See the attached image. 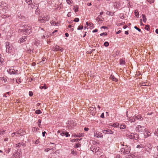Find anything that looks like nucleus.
Listing matches in <instances>:
<instances>
[{"label": "nucleus", "mask_w": 158, "mask_h": 158, "mask_svg": "<svg viewBox=\"0 0 158 158\" xmlns=\"http://www.w3.org/2000/svg\"><path fill=\"white\" fill-rule=\"evenodd\" d=\"M144 130L146 134V135H145V138H147L149 136H150L151 133H150V132L148 131V129H145Z\"/></svg>", "instance_id": "12"}, {"label": "nucleus", "mask_w": 158, "mask_h": 158, "mask_svg": "<svg viewBox=\"0 0 158 158\" xmlns=\"http://www.w3.org/2000/svg\"><path fill=\"white\" fill-rule=\"evenodd\" d=\"M46 133V132L45 131H44L42 132V135L43 137H44L45 136V134Z\"/></svg>", "instance_id": "64"}, {"label": "nucleus", "mask_w": 158, "mask_h": 158, "mask_svg": "<svg viewBox=\"0 0 158 158\" xmlns=\"http://www.w3.org/2000/svg\"><path fill=\"white\" fill-rule=\"evenodd\" d=\"M101 36H103V35H107V33L106 32H103L100 34Z\"/></svg>", "instance_id": "41"}, {"label": "nucleus", "mask_w": 158, "mask_h": 158, "mask_svg": "<svg viewBox=\"0 0 158 158\" xmlns=\"http://www.w3.org/2000/svg\"><path fill=\"white\" fill-rule=\"evenodd\" d=\"M35 113L37 114H39L41 113L42 112L40 110H37L35 111Z\"/></svg>", "instance_id": "32"}, {"label": "nucleus", "mask_w": 158, "mask_h": 158, "mask_svg": "<svg viewBox=\"0 0 158 158\" xmlns=\"http://www.w3.org/2000/svg\"><path fill=\"white\" fill-rule=\"evenodd\" d=\"M96 19L97 21H103V18L101 16H99L98 17H97L96 18Z\"/></svg>", "instance_id": "17"}, {"label": "nucleus", "mask_w": 158, "mask_h": 158, "mask_svg": "<svg viewBox=\"0 0 158 158\" xmlns=\"http://www.w3.org/2000/svg\"><path fill=\"white\" fill-rule=\"evenodd\" d=\"M44 64V62H43V61H41L39 62V64L40 65H42Z\"/></svg>", "instance_id": "57"}, {"label": "nucleus", "mask_w": 158, "mask_h": 158, "mask_svg": "<svg viewBox=\"0 0 158 158\" xmlns=\"http://www.w3.org/2000/svg\"><path fill=\"white\" fill-rule=\"evenodd\" d=\"M35 143L36 144H37L39 143V140L38 139H37L36 140Z\"/></svg>", "instance_id": "62"}, {"label": "nucleus", "mask_w": 158, "mask_h": 158, "mask_svg": "<svg viewBox=\"0 0 158 158\" xmlns=\"http://www.w3.org/2000/svg\"><path fill=\"white\" fill-rule=\"evenodd\" d=\"M38 21L41 23H45V21L43 18L42 16L40 17L38 19Z\"/></svg>", "instance_id": "15"}, {"label": "nucleus", "mask_w": 158, "mask_h": 158, "mask_svg": "<svg viewBox=\"0 0 158 158\" xmlns=\"http://www.w3.org/2000/svg\"><path fill=\"white\" fill-rule=\"evenodd\" d=\"M6 52L7 53H9L11 49L9 46V43L8 42H6Z\"/></svg>", "instance_id": "7"}, {"label": "nucleus", "mask_w": 158, "mask_h": 158, "mask_svg": "<svg viewBox=\"0 0 158 158\" xmlns=\"http://www.w3.org/2000/svg\"><path fill=\"white\" fill-rule=\"evenodd\" d=\"M43 17L45 20V22L46 21H48L50 19L49 16L46 15H44Z\"/></svg>", "instance_id": "13"}, {"label": "nucleus", "mask_w": 158, "mask_h": 158, "mask_svg": "<svg viewBox=\"0 0 158 158\" xmlns=\"http://www.w3.org/2000/svg\"><path fill=\"white\" fill-rule=\"evenodd\" d=\"M128 119L131 123L135 122V118L134 117L133 118H132V117H130Z\"/></svg>", "instance_id": "19"}, {"label": "nucleus", "mask_w": 158, "mask_h": 158, "mask_svg": "<svg viewBox=\"0 0 158 158\" xmlns=\"http://www.w3.org/2000/svg\"><path fill=\"white\" fill-rule=\"evenodd\" d=\"M110 78L113 81H117V79L114 77V76L113 75H111V76L110 77Z\"/></svg>", "instance_id": "22"}, {"label": "nucleus", "mask_w": 158, "mask_h": 158, "mask_svg": "<svg viewBox=\"0 0 158 158\" xmlns=\"http://www.w3.org/2000/svg\"><path fill=\"white\" fill-rule=\"evenodd\" d=\"M16 82L17 83L19 84L21 83V81L19 80L18 79V80H16Z\"/></svg>", "instance_id": "55"}, {"label": "nucleus", "mask_w": 158, "mask_h": 158, "mask_svg": "<svg viewBox=\"0 0 158 158\" xmlns=\"http://www.w3.org/2000/svg\"><path fill=\"white\" fill-rule=\"evenodd\" d=\"M65 135L66 137H69L70 136V135L69 134V133L67 131H65Z\"/></svg>", "instance_id": "43"}, {"label": "nucleus", "mask_w": 158, "mask_h": 158, "mask_svg": "<svg viewBox=\"0 0 158 158\" xmlns=\"http://www.w3.org/2000/svg\"><path fill=\"white\" fill-rule=\"evenodd\" d=\"M50 150H51V149H50L49 148H46L45 150V151L46 152H47L49 151Z\"/></svg>", "instance_id": "54"}, {"label": "nucleus", "mask_w": 158, "mask_h": 158, "mask_svg": "<svg viewBox=\"0 0 158 158\" xmlns=\"http://www.w3.org/2000/svg\"><path fill=\"white\" fill-rule=\"evenodd\" d=\"M5 131L4 130H0V135H2L4 134Z\"/></svg>", "instance_id": "40"}, {"label": "nucleus", "mask_w": 158, "mask_h": 158, "mask_svg": "<svg viewBox=\"0 0 158 158\" xmlns=\"http://www.w3.org/2000/svg\"><path fill=\"white\" fill-rule=\"evenodd\" d=\"M68 4L69 5H70L71 4H72V3L71 2V1L70 0H66Z\"/></svg>", "instance_id": "49"}, {"label": "nucleus", "mask_w": 158, "mask_h": 158, "mask_svg": "<svg viewBox=\"0 0 158 158\" xmlns=\"http://www.w3.org/2000/svg\"><path fill=\"white\" fill-rule=\"evenodd\" d=\"M137 148H143V145L142 144H140V145H138L137 146Z\"/></svg>", "instance_id": "35"}, {"label": "nucleus", "mask_w": 158, "mask_h": 158, "mask_svg": "<svg viewBox=\"0 0 158 158\" xmlns=\"http://www.w3.org/2000/svg\"><path fill=\"white\" fill-rule=\"evenodd\" d=\"M81 144L79 143H77L75 145V148H77L81 146Z\"/></svg>", "instance_id": "36"}, {"label": "nucleus", "mask_w": 158, "mask_h": 158, "mask_svg": "<svg viewBox=\"0 0 158 158\" xmlns=\"http://www.w3.org/2000/svg\"><path fill=\"white\" fill-rule=\"evenodd\" d=\"M65 131H63L62 132L60 133V135L62 136L65 135Z\"/></svg>", "instance_id": "38"}, {"label": "nucleus", "mask_w": 158, "mask_h": 158, "mask_svg": "<svg viewBox=\"0 0 158 158\" xmlns=\"http://www.w3.org/2000/svg\"><path fill=\"white\" fill-rule=\"evenodd\" d=\"M89 128L88 127H85L84 128V130L86 131H87L89 130Z\"/></svg>", "instance_id": "61"}, {"label": "nucleus", "mask_w": 158, "mask_h": 158, "mask_svg": "<svg viewBox=\"0 0 158 158\" xmlns=\"http://www.w3.org/2000/svg\"><path fill=\"white\" fill-rule=\"evenodd\" d=\"M142 18L143 19V21L144 22L146 23L147 20V19L145 16V15H144L142 14Z\"/></svg>", "instance_id": "24"}, {"label": "nucleus", "mask_w": 158, "mask_h": 158, "mask_svg": "<svg viewBox=\"0 0 158 158\" xmlns=\"http://www.w3.org/2000/svg\"><path fill=\"white\" fill-rule=\"evenodd\" d=\"M145 29L147 31H149L150 30V26L149 25H146L145 27Z\"/></svg>", "instance_id": "25"}, {"label": "nucleus", "mask_w": 158, "mask_h": 158, "mask_svg": "<svg viewBox=\"0 0 158 158\" xmlns=\"http://www.w3.org/2000/svg\"><path fill=\"white\" fill-rule=\"evenodd\" d=\"M104 44L105 47H107L109 46V44L108 42H106L104 43Z\"/></svg>", "instance_id": "39"}, {"label": "nucleus", "mask_w": 158, "mask_h": 158, "mask_svg": "<svg viewBox=\"0 0 158 158\" xmlns=\"http://www.w3.org/2000/svg\"><path fill=\"white\" fill-rule=\"evenodd\" d=\"M7 72L10 74H18V71L17 70L12 68L7 70Z\"/></svg>", "instance_id": "5"}, {"label": "nucleus", "mask_w": 158, "mask_h": 158, "mask_svg": "<svg viewBox=\"0 0 158 158\" xmlns=\"http://www.w3.org/2000/svg\"><path fill=\"white\" fill-rule=\"evenodd\" d=\"M144 129V126L137 125L135 128V130L136 132L140 133L142 132Z\"/></svg>", "instance_id": "3"}, {"label": "nucleus", "mask_w": 158, "mask_h": 158, "mask_svg": "<svg viewBox=\"0 0 158 158\" xmlns=\"http://www.w3.org/2000/svg\"><path fill=\"white\" fill-rule=\"evenodd\" d=\"M93 24L92 23H89L88 26H89L90 27H92L93 26Z\"/></svg>", "instance_id": "63"}, {"label": "nucleus", "mask_w": 158, "mask_h": 158, "mask_svg": "<svg viewBox=\"0 0 158 158\" xmlns=\"http://www.w3.org/2000/svg\"><path fill=\"white\" fill-rule=\"evenodd\" d=\"M97 149V148L95 146L91 145L90 148V150L92 151L93 153L94 152V154L96 152H98V150L96 151Z\"/></svg>", "instance_id": "9"}, {"label": "nucleus", "mask_w": 158, "mask_h": 158, "mask_svg": "<svg viewBox=\"0 0 158 158\" xmlns=\"http://www.w3.org/2000/svg\"><path fill=\"white\" fill-rule=\"evenodd\" d=\"M25 145V143H18L16 144V147H20L21 146H24Z\"/></svg>", "instance_id": "20"}, {"label": "nucleus", "mask_w": 158, "mask_h": 158, "mask_svg": "<svg viewBox=\"0 0 158 158\" xmlns=\"http://www.w3.org/2000/svg\"><path fill=\"white\" fill-rule=\"evenodd\" d=\"M74 9L75 12H77L78 11V9L77 6H75V7H74Z\"/></svg>", "instance_id": "33"}, {"label": "nucleus", "mask_w": 158, "mask_h": 158, "mask_svg": "<svg viewBox=\"0 0 158 158\" xmlns=\"http://www.w3.org/2000/svg\"><path fill=\"white\" fill-rule=\"evenodd\" d=\"M94 136L95 137H102L103 135L102 133H100L98 131H95L94 132Z\"/></svg>", "instance_id": "6"}, {"label": "nucleus", "mask_w": 158, "mask_h": 158, "mask_svg": "<svg viewBox=\"0 0 158 158\" xmlns=\"http://www.w3.org/2000/svg\"><path fill=\"white\" fill-rule=\"evenodd\" d=\"M19 155V154H17L15 155V158H20Z\"/></svg>", "instance_id": "60"}, {"label": "nucleus", "mask_w": 158, "mask_h": 158, "mask_svg": "<svg viewBox=\"0 0 158 158\" xmlns=\"http://www.w3.org/2000/svg\"><path fill=\"white\" fill-rule=\"evenodd\" d=\"M40 9L38 8V7L35 10V13L36 14L38 15L40 14Z\"/></svg>", "instance_id": "27"}, {"label": "nucleus", "mask_w": 158, "mask_h": 158, "mask_svg": "<svg viewBox=\"0 0 158 158\" xmlns=\"http://www.w3.org/2000/svg\"><path fill=\"white\" fill-rule=\"evenodd\" d=\"M38 122L39 123V124H38V126L40 127V123L41 122V120L40 119H39L38 120Z\"/></svg>", "instance_id": "47"}, {"label": "nucleus", "mask_w": 158, "mask_h": 158, "mask_svg": "<svg viewBox=\"0 0 158 158\" xmlns=\"http://www.w3.org/2000/svg\"><path fill=\"white\" fill-rule=\"evenodd\" d=\"M115 158H120V155L119 154L117 155L115 157Z\"/></svg>", "instance_id": "58"}, {"label": "nucleus", "mask_w": 158, "mask_h": 158, "mask_svg": "<svg viewBox=\"0 0 158 158\" xmlns=\"http://www.w3.org/2000/svg\"><path fill=\"white\" fill-rule=\"evenodd\" d=\"M79 19L78 18H75L74 20V21L76 22H79Z\"/></svg>", "instance_id": "42"}, {"label": "nucleus", "mask_w": 158, "mask_h": 158, "mask_svg": "<svg viewBox=\"0 0 158 158\" xmlns=\"http://www.w3.org/2000/svg\"><path fill=\"white\" fill-rule=\"evenodd\" d=\"M22 132H23V130L22 129H20L19 131H18V132L16 133L17 134H21L22 133Z\"/></svg>", "instance_id": "48"}, {"label": "nucleus", "mask_w": 158, "mask_h": 158, "mask_svg": "<svg viewBox=\"0 0 158 158\" xmlns=\"http://www.w3.org/2000/svg\"><path fill=\"white\" fill-rule=\"evenodd\" d=\"M134 28L135 29H136V30H137L139 31V32L141 31V29H140L138 28V27H137V26H135L134 27Z\"/></svg>", "instance_id": "44"}, {"label": "nucleus", "mask_w": 158, "mask_h": 158, "mask_svg": "<svg viewBox=\"0 0 158 158\" xmlns=\"http://www.w3.org/2000/svg\"><path fill=\"white\" fill-rule=\"evenodd\" d=\"M38 130V128L34 127L32 128V130L34 132H36Z\"/></svg>", "instance_id": "29"}, {"label": "nucleus", "mask_w": 158, "mask_h": 158, "mask_svg": "<svg viewBox=\"0 0 158 158\" xmlns=\"http://www.w3.org/2000/svg\"><path fill=\"white\" fill-rule=\"evenodd\" d=\"M134 117L135 118V119H136L137 120H142L143 119V118L142 116H141L140 115H138L137 116H134Z\"/></svg>", "instance_id": "16"}, {"label": "nucleus", "mask_w": 158, "mask_h": 158, "mask_svg": "<svg viewBox=\"0 0 158 158\" xmlns=\"http://www.w3.org/2000/svg\"><path fill=\"white\" fill-rule=\"evenodd\" d=\"M3 61V59L1 58V57H0V65H2V62Z\"/></svg>", "instance_id": "45"}, {"label": "nucleus", "mask_w": 158, "mask_h": 158, "mask_svg": "<svg viewBox=\"0 0 158 158\" xmlns=\"http://www.w3.org/2000/svg\"><path fill=\"white\" fill-rule=\"evenodd\" d=\"M79 140H81V139H71V141L72 142H73L75 141H78Z\"/></svg>", "instance_id": "26"}, {"label": "nucleus", "mask_w": 158, "mask_h": 158, "mask_svg": "<svg viewBox=\"0 0 158 158\" xmlns=\"http://www.w3.org/2000/svg\"><path fill=\"white\" fill-rule=\"evenodd\" d=\"M40 88L41 89H45L47 88V87L46 86V84H44L43 86H40Z\"/></svg>", "instance_id": "31"}, {"label": "nucleus", "mask_w": 158, "mask_h": 158, "mask_svg": "<svg viewBox=\"0 0 158 158\" xmlns=\"http://www.w3.org/2000/svg\"><path fill=\"white\" fill-rule=\"evenodd\" d=\"M1 17L3 19H5L6 17H7V16L5 15H2Z\"/></svg>", "instance_id": "51"}, {"label": "nucleus", "mask_w": 158, "mask_h": 158, "mask_svg": "<svg viewBox=\"0 0 158 158\" xmlns=\"http://www.w3.org/2000/svg\"><path fill=\"white\" fill-rule=\"evenodd\" d=\"M148 1L150 3H153L154 2V0H148Z\"/></svg>", "instance_id": "52"}, {"label": "nucleus", "mask_w": 158, "mask_h": 158, "mask_svg": "<svg viewBox=\"0 0 158 158\" xmlns=\"http://www.w3.org/2000/svg\"><path fill=\"white\" fill-rule=\"evenodd\" d=\"M23 27L24 28L22 29H19V32H23L25 35H29L32 33V28L30 25L25 24Z\"/></svg>", "instance_id": "1"}, {"label": "nucleus", "mask_w": 158, "mask_h": 158, "mask_svg": "<svg viewBox=\"0 0 158 158\" xmlns=\"http://www.w3.org/2000/svg\"><path fill=\"white\" fill-rule=\"evenodd\" d=\"M27 39L25 36H23L18 41V42L19 43H23Z\"/></svg>", "instance_id": "11"}, {"label": "nucleus", "mask_w": 158, "mask_h": 158, "mask_svg": "<svg viewBox=\"0 0 158 158\" xmlns=\"http://www.w3.org/2000/svg\"><path fill=\"white\" fill-rule=\"evenodd\" d=\"M54 51H61L62 52V50L60 49V47L59 46H56L53 48Z\"/></svg>", "instance_id": "14"}, {"label": "nucleus", "mask_w": 158, "mask_h": 158, "mask_svg": "<svg viewBox=\"0 0 158 158\" xmlns=\"http://www.w3.org/2000/svg\"><path fill=\"white\" fill-rule=\"evenodd\" d=\"M125 64V61L123 59H121L120 60V64L121 65H124Z\"/></svg>", "instance_id": "21"}, {"label": "nucleus", "mask_w": 158, "mask_h": 158, "mask_svg": "<svg viewBox=\"0 0 158 158\" xmlns=\"http://www.w3.org/2000/svg\"><path fill=\"white\" fill-rule=\"evenodd\" d=\"M119 125V124L118 123H114L112 125V126L113 127H118Z\"/></svg>", "instance_id": "30"}, {"label": "nucleus", "mask_w": 158, "mask_h": 158, "mask_svg": "<svg viewBox=\"0 0 158 158\" xmlns=\"http://www.w3.org/2000/svg\"><path fill=\"white\" fill-rule=\"evenodd\" d=\"M99 158H106L105 156L104 155H101L99 157Z\"/></svg>", "instance_id": "59"}, {"label": "nucleus", "mask_w": 158, "mask_h": 158, "mask_svg": "<svg viewBox=\"0 0 158 158\" xmlns=\"http://www.w3.org/2000/svg\"><path fill=\"white\" fill-rule=\"evenodd\" d=\"M50 23L52 25L56 26L58 25L59 24L58 22L56 23L55 21H53V20L50 22Z\"/></svg>", "instance_id": "18"}, {"label": "nucleus", "mask_w": 158, "mask_h": 158, "mask_svg": "<svg viewBox=\"0 0 158 158\" xmlns=\"http://www.w3.org/2000/svg\"><path fill=\"white\" fill-rule=\"evenodd\" d=\"M83 26H80L78 27L77 28V29L78 30H81L83 28Z\"/></svg>", "instance_id": "46"}, {"label": "nucleus", "mask_w": 158, "mask_h": 158, "mask_svg": "<svg viewBox=\"0 0 158 158\" xmlns=\"http://www.w3.org/2000/svg\"><path fill=\"white\" fill-rule=\"evenodd\" d=\"M2 81V82L3 81L4 83L6 82V79L3 77H0V81Z\"/></svg>", "instance_id": "28"}, {"label": "nucleus", "mask_w": 158, "mask_h": 158, "mask_svg": "<svg viewBox=\"0 0 158 158\" xmlns=\"http://www.w3.org/2000/svg\"><path fill=\"white\" fill-rule=\"evenodd\" d=\"M129 137L131 139H137L139 138V135L136 133H131L129 135Z\"/></svg>", "instance_id": "4"}, {"label": "nucleus", "mask_w": 158, "mask_h": 158, "mask_svg": "<svg viewBox=\"0 0 158 158\" xmlns=\"http://www.w3.org/2000/svg\"><path fill=\"white\" fill-rule=\"evenodd\" d=\"M100 117L101 118H104V113H102L101 116H100Z\"/></svg>", "instance_id": "53"}, {"label": "nucleus", "mask_w": 158, "mask_h": 158, "mask_svg": "<svg viewBox=\"0 0 158 158\" xmlns=\"http://www.w3.org/2000/svg\"><path fill=\"white\" fill-rule=\"evenodd\" d=\"M106 14L107 15H111L110 14V11H108L106 13Z\"/></svg>", "instance_id": "56"}, {"label": "nucleus", "mask_w": 158, "mask_h": 158, "mask_svg": "<svg viewBox=\"0 0 158 158\" xmlns=\"http://www.w3.org/2000/svg\"><path fill=\"white\" fill-rule=\"evenodd\" d=\"M114 5L117 7H118V6L120 5L119 3L118 4V3L117 2H115L114 4Z\"/></svg>", "instance_id": "37"}, {"label": "nucleus", "mask_w": 158, "mask_h": 158, "mask_svg": "<svg viewBox=\"0 0 158 158\" xmlns=\"http://www.w3.org/2000/svg\"><path fill=\"white\" fill-rule=\"evenodd\" d=\"M131 149L127 145H123V147L121 149V154H128L130 151Z\"/></svg>", "instance_id": "2"}, {"label": "nucleus", "mask_w": 158, "mask_h": 158, "mask_svg": "<svg viewBox=\"0 0 158 158\" xmlns=\"http://www.w3.org/2000/svg\"><path fill=\"white\" fill-rule=\"evenodd\" d=\"M126 126L125 125L121 124L120 126V128L121 129H124L126 128Z\"/></svg>", "instance_id": "23"}, {"label": "nucleus", "mask_w": 158, "mask_h": 158, "mask_svg": "<svg viewBox=\"0 0 158 158\" xmlns=\"http://www.w3.org/2000/svg\"><path fill=\"white\" fill-rule=\"evenodd\" d=\"M71 153L74 155H75L76 154V152H75V151L73 149L71 150Z\"/></svg>", "instance_id": "34"}, {"label": "nucleus", "mask_w": 158, "mask_h": 158, "mask_svg": "<svg viewBox=\"0 0 158 158\" xmlns=\"http://www.w3.org/2000/svg\"><path fill=\"white\" fill-rule=\"evenodd\" d=\"M29 95L30 96H32L33 95V93L32 91H30L29 93Z\"/></svg>", "instance_id": "50"}, {"label": "nucleus", "mask_w": 158, "mask_h": 158, "mask_svg": "<svg viewBox=\"0 0 158 158\" xmlns=\"http://www.w3.org/2000/svg\"><path fill=\"white\" fill-rule=\"evenodd\" d=\"M25 1L28 5H31V7L32 8L34 7V5H33L31 0H25Z\"/></svg>", "instance_id": "10"}, {"label": "nucleus", "mask_w": 158, "mask_h": 158, "mask_svg": "<svg viewBox=\"0 0 158 158\" xmlns=\"http://www.w3.org/2000/svg\"><path fill=\"white\" fill-rule=\"evenodd\" d=\"M102 132L105 134H113L114 133V131L110 129L104 130Z\"/></svg>", "instance_id": "8"}]
</instances>
